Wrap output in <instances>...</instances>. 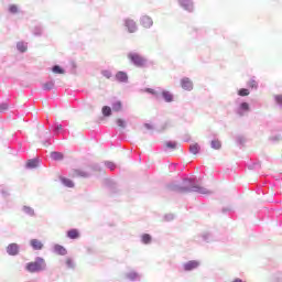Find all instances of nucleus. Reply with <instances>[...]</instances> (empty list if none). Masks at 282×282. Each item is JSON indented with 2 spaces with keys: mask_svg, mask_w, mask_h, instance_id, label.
Returning <instances> with one entry per match:
<instances>
[{
  "mask_svg": "<svg viewBox=\"0 0 282 282\" xmlns=\"http://www.w3.org/2000/svg\"><path fill=\"white\" fill-rule=\"evenodd\" d=\"M28 272H41L45 270V260L43 258H36L34 262H29L26 264Z\"/></svg>",
  "mask_w": 282,
  "mask_h": 282,
  "instance_id": "f257e3e1",
  "label": "nucleus"
},
{
  "mask_svg": "<svg viewBox=\"0 0 282 282\" xmlns=\"http://www.w3.org/2000/svg\"><path fill=\"white\" fill-rule=\"evenodd\" d=\"M128 58L135 65V67H144L147 65V59L138 53L128 54Z\"/></svg>",
  "mask_w": 282,
  "mask_h": 282,
  "instance_id": "f03ea898",
  "label": "nucleus"
},
{
  "mask_svg": "<svg viewBox=\"0 0 282 282\" xmlns=\"http://www.w3.org/2000/svg\"><path fill=\"white\" fill-rule=\"evenodd\" d=\"M191 191H195V193H200V195H208L210 193L208 188L202 186H195L192 189L188 187H180L177 193H191Z\"/></svg>",
  "mask_w": 282,
  "mask_h": 282,
  "instance_id": "7ed1b4c3",
  "label": "nucleus"
},
{
  "mask_svg": "<svg viewBox=\"0 0 282 282\" xmlns=\"http://www.w3.org/2000/svg\"><path fill=\"white\" fill-rule=\"evenodd\" d=\"M181 87L182 89H185V91H192L193 89V80L188 77H184L181 79Z\"/></svg>",
  "mask_w": 282,
  "mask_h": 282,
  "instance_id": "20e7f679",
  "label": "nucleus"
},
{
  "mask_svg": "<svg viewBox=\"0 0 282 282\" xmlns=\"http://www.w3.org/2000/svg\"><path fill=\"white\" fill-rule=\"evenodd\" d=\"M69 177H88L89 175L87 174V172H85L84 170L80 169H73L69 172Z\"/></svg>",
  "mask_w": 282,
  "mask_h": 282,
  "instance_id": "39448f33",
  "label": "nucleus"
},
{
  "mask_svg": "<svg viewBox=\"0 0 282 282\" xmlns=\"http://www.w3.org/2000/svg\"><path fill=\"white\" fill-rule=\"evenodd\" d=\"M7 252L10 257H17V254H19V245L14 242L8 245Z\"/></svg>",
  "mask_w": 282,
  "mask_h": 282,
  "instance_id": "423d86ee",
  "label": "nucleus"
},
{
  "mask_svg": "<svg viewBox=\"0 0 282 282\" xmlns=\"http://www.w3.org/2000/svg\"><path fill=\"white\" fill-rule=\"evenodd\" d=\"M126 28L130 34H133L134 32H138V25L135 24V21L128 19L126 20Z\"/></svg>",
  "mask_w": 282,
  "mask_h": 282,
  "instance_id": "0eeeda50",
  "label": "nucleus"
},
{
  "mask_svg": "<svg viewBox=\"0 0 282 282\" xmlns=\"http://www.w3.org/2000/svg\"><path fill=\"white\" fill-rule=\"evenodd\" d=\"M140 23L143 28L149 29L153 25V19H151L149 15H143L140 20Z\"/></svg>",
  "mask_w": 282,
  "mask_h": 282,
  "instance_id": "6e6552de",
  "label": "nucleus"
},
{
  "mask_svg": "<svg viewBox=\"0 0 282 282\" xmlns=\"http://www.w3.org/2000/svg\"><path fill=\"white\" fill-rule=\"evenodd\" d=\"M196 268H199V262L192 260L184 264V270L186 272H189L191 270H195Z\"/></svg>",
  "mask_w": 282,
  "mask_h": 282,
  "instance_id": "1a4fd4ad",
  "label": "nucleus"
},
{
  "mask_svg": "<svg viewBox=\"0 0 282 282\" xmlns=\"http://www.w3.org/2000/svg\"><path fill=\"white\" fill-rule=\"evenodd\" d=\"M180 6L187 12H193V2L191 0H180Z\"/></svg>",
  "mask_w": 282,
  "mask_h": 282,
  "instance_id": "9d476101",
  "label": "nucleus"
},
{
  "mask_svg": "<svg viewBox=\"0 0 282 282\" xmlns=\"http://www.w3.org/2000/svg\"><path fill=\"white\" fill-rule=\"evenodd\" d=\"M31 247L33 250H43V242L39 239H32L30 241Z\"/></svg>",
  "mask_w": 282,
  "mask_h": 282,
  "instance_id": "9b49d317",
  "label": "nucleus"
},
{
  "mask_svg": "<svg viewBox=\"0 0 282 282\" xmlns=\"http://www.w3.org/2000/svg\"><path fill=\"white\" fill-rule=\"evenodd\" d=\"M116 79L119 82V83H127L129 80V76L127 75V73L124 72H118L116 74Z\"/></svg>",
  "mask_w": 282,
  "mask_h": 282,
  "instance_id": "f8f14e48",
  "label": "nucleus"
},
{
  "mask_svg": "<svg viewBox=\"0 0 282 282\" xmlns=\"http://www.w3.org/2000/svg\"><path fill=\"white\" fill-rule=\"evenodd\" d=\"M54 252H56L61 257H65V254H67V249H65V247H63L61 245H55L54 246Z\"/></svg>",
  "mask_w": 282,
  "mask_h": 282,
  "instance_id": "ddd939ff",
  "label": "nucleus"
},
{
  "mask_svg": "<svg viewBox=\"0 0 282 282\" xmlns=\"http://www.w3.org/2000/svg\"><path fill=\"white\" fill-rule=\"evenodd\" d=\"M78 237H80V232L78 231V229H70L67 231L68 239H78Z\"/></svg>",
  "mask_w": 282,
  "mask_h": 282,
  "instance_id": "4468645a",
  "label": "nucleus"
},
{
  "mask_svg": "<svg viewBox=\"0 0 282 282\" xmlns=\"http://www.w3.org/2000/svg\"><path fill=\"white\" fill-rule=\"evenodd\" d=\"M162 97L164 98L165 102H173V95L170 91L164 90L162 93Z\"/></svg>",
  "mask_w": 282,
  "mask_h": 282,
  "instance_id": "2eb2a0df",
  "label": "nucleus"
},
{
  "mask_svg": "<svg viewBox=\"0 0 282 282\" xmlns=\"http://www.w3.org/2000/svg\"><path fill=\"white\" fill-rule=\"evenodd\" d=\"M189 151H191L192 155H197L199 153V144L194 143V144L189 145Z\"/></svg>",
  "mask_w": 282,
  "mask_h": 282,
  "instance_id": "dca6fc26",
  "label": "nucleus"
},
{
  "mask_svg": "<svg viewBox=\"0 0 282 282\" xmlns=\"http://www.w3.org/2000/svg\"><path fill=\"white\" fill-rule=\"evenodd\" d=\"M36 166H39V161L33 159V160H29L26 162V167L28 169H36Z\"/></svg>",
  "mask_w": 282,
  "mask_h": 282,
  "instance_id": "f3484780",
  "label": "nucleus"
},
{
  "mask_svg": "<svg viewBox=\"0 0 282 282\" xmlns=\"http://www.w3.org/2000/svg\"><path fill=\"white\" fill-rule=\"evenodd\" d=\"M112 110H115V111H122V101L116 100L112 104Z\"/></svg>",
  "mask_w": 282,
  "mask_h": 282,
  "instance_id": "a211bd4d",
  "label": "nucleus"
},
{
  "mask_svg": "<svg viewBox=\"0 0 282 282\" xmlns=\"http://www.w3.org/2000/svg\"><path fill=\"white\" fill-rule=\"evenodd\" d=\"M102 116H105L106 118H109V116H111V107L109 106H104L101 109Z\"/></svg>",
  "mask_w": 282,
  "mask_h": 282,
  "instance_id": "6ab92c4d",
  "label": "nucleus"
},
{
  "mask_svg": "<svg viewBox=\"0 0 282 282\" xmlns=\"http://www.w3.org/2000/svg\"><path fill=\"white\" fill-rule=\"evenodd\" d=\"M62 184H64V186H67V188H74V181L69 178H62Z\"/></svg>",
  "mask_w": 282,
  "mask_h": 282,
  "instance_id": "aec40b11",
  "label": "nucleus"
},
{
  "mask_svg": "<svg viewBox=\"0 0 282 282\" xmlns=\"http://www.w3.org/2000/svg\"><path fill=\"white\" fill-rule=\"evenodd\" d=\"M65 263H66V267L69 268L70 270L75 268V263H74V259L73 258H66L65 259Z\"/></svg>",
  "mask_w": 282,
  "mask_h": 282,
  "instance_id": "412c9836",
  "label": "nucleus"
},
{
  "mask_svg": "<svg viewBox=\"0 0 282 282\" xmlns=\"http://www.w3.org/2000/svg\"><path fill=\"white\" fill-rule=\"evenodd\" d=\"M51 158L52 160H63L64 155L61 152H52Z\"/></svg>",
  "mask_w": 282,
  "mask_h": 282,
  "instance_id": "4be33fe9",
  "label": "nucleus"
},
{
  "mask_svg": "<svg viewBox=\"0 0 282 282\" xmlns=\"http://www.w3.org/2000/svg\"><path fill=\"white\" fill-rule=\"evenodd\" d=\"M212 149H215V150L221 149V141H219V140H213V141H212Z\"/></svg>",
  "mask_w": 282,
  "mask_h": 282,
  "instance_id": "5701e85b",
  "label": "nucleus"
},
{
  "mask_svg": "<svg viewBox=\"0 0 282 282\" xmlns=\"http://www.w3.org/2000/svg\"><path fill=\"white\" fill-rule=\"evenodd\" d=\"M17 47H18L19 52H28V45H25L23 42H19L17 44Z\"/></svg>",
  "mask_w": 282,
  "mask_h": 282,
  "instance_id": "b1692460",
  "label": "nucleus"
},
{
  "mask_svg": "<svg viewBox=\"0 0 282 282\" xmlns=\"http://www.w3.org/2000/svg\"><path fill=\"white\" fill-rule=\"evenodd\" d=\"M142 243H150L151 242V235L149 234H143L141 237Z\"/></svg>",
  "mask_w": 282,
  "mask_h": 282,
  "instance_id": "393cba45",
  "label": "nucleus"
},
{
  "mask_svg": "<svg viewBox=\"0 0 282 282\" xmlns=\"http://www.w3.org/2000/svg\"><path fill=\"white\" fill-rule=\"evenodd\" d=\"M248 86H249L251 89H257V87H259V84L257 83V80L250 79V80L248 82Z\"/></svg>",
  "mask_w": 282,
  "mask_h": 282,
  "instance_id": "a878e982",
  "label": "nucleus"
},
{
  "mask_svg": "<svg viewBox=\"0 0 282 282\" xmlns=\"http://www.w3.org/2000/svg\"><path fill=\"white\" fill-rule=\"evenodd\" d=\"M9 12H11V14H17V12H19V7H17V4L9 6Z\"/></svg>",
  "mask_w": 282,
  "mask_h": 282,
  "instance_id": "bb28decb",
  "label": "nucleus"
},
{
  "mask_svg": "<svg viewBox=\"0 0 282 282\" xmlns=\"http://www.w3.org/2000/svg\"><path fill=\"white\" fill-rule=\"evenodd\" d=\"M116 123L118 124V127H120L121 129H124L127 127V122L124 121V119H117Z\"/></svg>",
  "mask_w": 282,
  "mask_h": 282,
  "instance_id": "cd10ccee",
  "label": "nucleus"
},
{
  "mask_svg": "<svg viewBox=\"0 0 282 282\" xmlns=\"http://www.w3.org/2000/svg\"><path fill=\"white\" fill-rule=\"evenodd\" d=\"M238 96H250V90H248L247 88H241L238 91Z\"/></svg>",
  "mask_w": 282,
  "mask_h": 282,
  "instance_id": "c85d7f7f",
  "label": "nucleus"
},
{
  "mask_svg": "<svg viewBox=\"0 0 282 282\" xmlns=\"http://www.w3.org/2000/svg\"><path fill=\"white\" fill-rule=\"evenodd\" d=\"M53 73L54 74H65V70H63V68H61V66H54Z\"/></svg>",
  "mask_w": 282,
  "mask_h": 282,
  "instance_id": "c756f323",
  "label": "nucleus"
},
{
  "mask_svg": "<svg viewBox=\"0 0 282 282\" xmlns=\"http://www.w3.org/2000/svg\"><path fill=\"white\" fill-rule=\"evenodd\" d=\"M240 109H241L242 111H250V105H249L248 102H242V104L240 105Z\"/></svg>",
  "mask_w": 282,
  "mask_h": 282,
  "instance_id": "7c9ffc66",
  "label": "nucleus"
},
{
  "mask_svg": "<svg viewBox=\"0 0 282 282\" xmlns=\"http://www.w3.org/2000/svg\"><path fill=\"white\" fill-rule=\"evenodd\" d=\"M107 169H110V171H116V164L111 161L106 162Z\"/></svg>",
  "mask_w": 282,
  "mask_h": 282,
  "instance_id": "2f4dec72",
  "label": "nucleus"
},
{
  "mask_svg": "<svg viewBox=\"0 0 282 282\" xmlns=\"http://www.w3.org/2000/svg\"><path fill=\"white\" fill-rule=\"evenodd\" d=\"M102 76L107 79L111 78L112 74L110 73V70H102L101 72Z\"/></svg>",
  "mask_w": 282,
  "mask_h": 282,
  "instance_id": "473e14b6",
  "label": "nucleus"
},
{
  "mask_svg": "<svg viewBox=\"0 0 282 282\" xmlns=\"http://www.w3.org/2000/svg\"><path fill=\"white\" fill-rule=\"evenodd\" d=\"M171 122L166 121L165 123L162 124L161 131H166V129H170Z\"/></svg>",
  "mask_w": 282,
  "mask_h": 282,
  "instance_id": "72a5a7b5",
  "label": "nucleus"
},
{
  "mask_svg": "<svg viewBox=\"0 0 282 282\" xmlns=\"http://www.w3.org/2000/svg\"><path fill=\"white\" fill-rule=\"evenodd\" d=\"M275 102L278 104V105H282V95H275Z\"/></svg>",
  "mask_w": 282,
  "mask_h": 282,
  "instance_id": "f704fd0d",
  "label": "nucleus"
},
{
  "mask_svg": "<svg viewBox=\"0 0 282 282\" xmlns=\"http://www.w3.org/2000/svg\"><path fill=\"white\" fill-rule=\"evenodd\" d=\"M166 147H167L169 149H175V148L177 147V143H175V142H167V143H166Z\"/></svg>",
  "mask_w": 282,
  "mask_h": 282,
  "instance_id": "c9c22d12",
  "label": "nucleus"
},
{
  "mask_svg": "<svg viewBox=\"0 0 282 282\" xmlns=\"http://www.w3.org/2000/svg\"><path fill=\"white\" fill-rule=\"evenodd\" d=\"M52 87H54V84H53V83L44 84V85H43V88H44V89H52Z\"/></svg>",
  "mask_w": 282,
  "mask_h": 282,
  "instance_id": "e433bc0d",
  "label": "nucleus"
},
{
  "mask_svg": "<svg viewBox=\"0 0 282 282\" xmlns=\"http://www.w3.org/2000/svg\"><path fill=\"white\" fill-rule=\"evenodd\" d=\"M55 131H63V124H57L56 127H55Z\"/></svg>",
  "mask_w": 282,
  "mask_h": 282,
  "instance_id": "4c0bfd02",
  "label": "nucleus"
},
{
  "mask_svg": "<svg viewBox=\"0 0 282 282\" xmlns=\"http://www.w3.org/2000/svg\"><path fill=\"white\" fill-rule=\"evenodd\" d=\"M145 91H148V94H153V95H155V90H153L152 88H147Z\"/></svg>",
  "mask_w": 282,
  "mask_h": 282,
  "instance_id": "58836bf2",
  "label": "nucleus"
},
{
  "mask_svg": "<svg viewBox=\"0 0 282 282\" xmlns=\"http://www.w3.org/2000/svg\"><path fill=\"white\" fill-rule=\"evenodd\" d=\"M144 127H145V129H153V128L151 127V124H149V123H145Z\"/></svg>",
  "mask_w": 282,
  "mask_h": 282,
  "instance_id": "ea45409f",
  "label": "nucleus"
},
{
  "mask_svg": "<svg viewBox=\"0 0 282 282\" xmlns=\"http://www.w3.org/2000/svg\"><path fill=\"white\" fill-rule=\"evenodd\" d=\"M0 109H8V105H2Z\"/></svg>",
  "mask_w": 282,
  "mask_h": 282,
  "instance_id": "a19ab883",
  "label": "nucleus"
}]
</instances>
